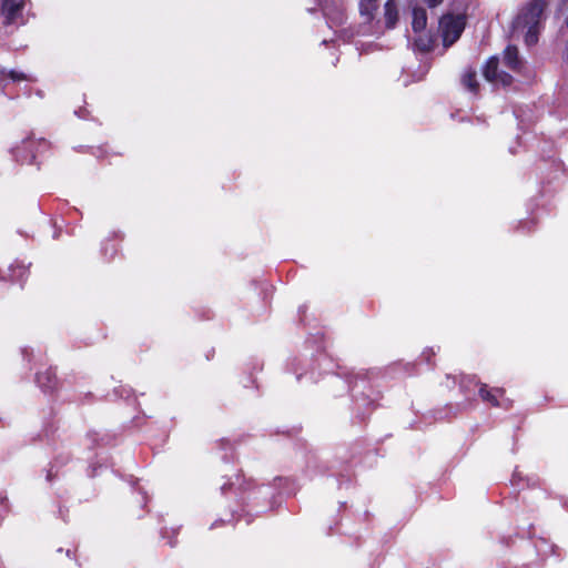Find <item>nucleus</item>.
<instances>
[{"instance_id":"nucleus-9","label":"nucleus","mask_w":568,"mask_h":568,"mask_svg":"<svg viewBox=\"0 0 568 568\" xmlns=\"http://www.w3.org/2000/svg\"><path fill=\"white\" fill-rule=\"evenodd\" d=\"M359 10L367 21L372 20L373 13L376 10L375 0H361Z\"/></svg>"},{"instance_id":"nucleus-2","label":"nucleus","mask_w":568,"mask_h":568,"mask_svg":"<svg viewBox=\"0 0 568 568\" xmlns=\"http://www.w3.org/2000/svg\"><path fill=\"white\" fill-rule=\"evenodd\" d=\"M466 26V17L463 13H448L439 20V30L445 47L455 43L463 33Z\"/></svg>"},{"instance_id":"nucleus-15","label":"nucleus","mask_w":568,"mask_h":568,"mask_svg":"<svg viewBox=\"0 0 568 568\" xmlns=\"http://www.w3.org/2000/svg\"><path fill=\"white\" fill-rule=\"evenodd\" d=\"M566 27L568 29V16H567V19H566Z\"/></svg>"},{"instance_id":"nucleus-1","label":"nucleus","mask_w":568,"mask_h":568,"mask_svg":"<svg viewBox=\"0 0 568 568\" xmlns=\"http://www.w3.org/2000/svg\"><path fill=\"white\" fill-rule=\"evenodd\" d=\"M547 0H530L521 10L513 23V31L523 36L528 45H532L538 40V32Z\"/></svg>"},{"instance_id":"nucleus-14","label":"nucleus","mask_w":568,"mask_h":568,"mask_svg":"<svg viewBox=\"0 0 568 568\" xmlns=\"http://www.w3.org/2000/svg\"><path fill=\"white\" fill-rule=\"evenodd\" d=\"M424 1L429 8H435L436 6H438L443 2V0H424Z\"/></svg>"},{"instance_id":"nucleus-12","label":"nucleus","mask_w":568,"mask_h":568,"mask_svg":"<svg viewBox=\"0 0 568 568\" xmlns=\"http://www.w3.org/2000/svg\"><path fill=\"white\" fill-rule=\"evenodd\" d=\"M430 39L429 38H423V37H419L415 40V45L420 50V51H428L430 49Z\"/></svg>"},{"instance_id":"nucleus-6","label":"nucleus","mask_w":568,"mask_h":568,"mask_svg":"<svg viewBox=\"0 0 568 568\" xmlns=\"http://www.w3.org/2000/svg\"><path fill=\"white\" fill-rule=\"evenodd\" d=\"M504 63L511 70H517L520 65L518 50L516 47L508 45L504 51Z\"/></svg>"},{"instance_id":"nucleus-10","label":"nucleus","mask_w":568,"mask_h":568,"mask_svg":"<svg viewBox=\"0 0 568 568\" xmlns=\"http://www.w3.org/2000/svg\"><path fill=\"white\" fill-rule=\"evenodd\" d=\"M53 379V375L50 371L37 375L38 384L45 390H50L54 387L55 384Z\"/></svg>"},{"instance_id":"nucleus-3","label":"nucleus","mask_w":568,"mask_h":568,"mask_svg":"<svg viewBox=\"0 0 568 568\" xmlns=\"http://www.w3.org/2000/svg\"><path fill=\"white\" fill-rule=\"evenodd\" d=\"M485 79L488 82L494 83L495 85L507 87L511 83L513 78L506 72L498 71V59L496 57H491L484 69Z\"/></svg>"},{"instance_id":"nucleus-4","label":"nucleus","mask_w":568,"mask_h":568,"mask_svg":"<svg viewBox=\"0 0 568 568\" xmlns=\"http://www.w3.org/2000/svg\"><path fill=\"white\" fill-rule=\"evenodd\" d=\"M26 0H3L1 6V14L4 24L18 22L22 16Z\"/></svg>"},{"instance_id":"nucleus-5","label":"nucleus","mask_w":568,"mask_h":568,"mask_svg":"<svg viewBox=\"0 0 568 568\" xmlns=\"http://www.w3.org/2000/svg\"><path fill=\"white\" fill-rule=\"evenodd\" d=\"M427 24V14L425 9L420 7L413 8L412 28L414 32L418 33L425 30Z\"/></svg>"},{"instance_id":"nucleus-13","label":"nucleus","mask_w":568,"mask_h":568,"mask_svg":"<svg viewBox=\"0 0 568 568\" xmlns=\"http://www.w3.org/2000/svg\"><path fill=\"white\" fill-rule=\"evenodd\" d=\"M8 77L13 81L29 80V78L24 73L14 70L9 71Z\"/></svg>"},{"instance_id":"nucleus-7","label":"nucleus","mask_w":568,"mask_h":568,"mask_svg":"<svg viewBox=\"0 0 568 568\" xmlns=\"http://www.w3.org/2000/svg\"><path fill=\"white\" fill-rule=\"evenodd\" d=\"M463 85L471 93H477L479 83L476 78V72L473 69H466L462 75Z\"/></svg>"},{"instance_id":"nucleus-11","label":"nucleus","mask_w":568,"mask_h":568,"mask_svg":"<svg viewBox=\"0 0 568 568\" xmlns=\"http://www.w3.org/2000/svg\"><path fill=\"white\" fill-rule=\"evenodd\" d=\"M479 394L481 396V398L486 402H489L491 403L493 405H498V400H497V396L496 394H491L488 389H487V386L486 385H483L480 388H479Z\"/></svg>"},{"instance_id":"nucleus-8","label":"nucleus","mask_w":568,"mask_h":568,"mask_svg":"<svg viewBox=\"0 0 568 568\" xmlns=\"http://www.w3.org/2000/svg\"><path fill=\"white\" fill-rule=\"evenodd\" d=\"M384 17L387 28H393L398 19L397 8L393 0H388L384 7Z\"/></svg>"}]
</instances>
